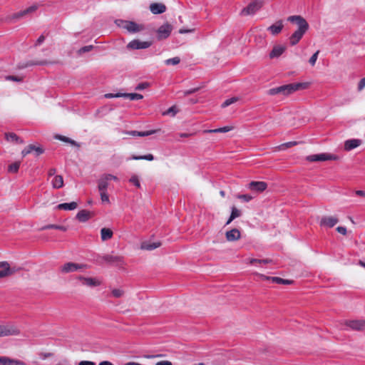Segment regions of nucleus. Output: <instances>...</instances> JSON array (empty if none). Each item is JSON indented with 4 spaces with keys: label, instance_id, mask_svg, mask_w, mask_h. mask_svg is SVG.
Listing matches in <instances>:
<instances>
[{
    "label": "nucleus",
    "instance_id": "41",
    "mask_svg": "<svg viewBox=\"0 0 365 365\" xmlns=\"http://www.w3.org/2000/svg\"><path fill=\"white\" fill-rule=\"evenodd\" d=\"M129 182L134 185L136 187L140 188V182L138 179V175H133L131 178L129 179Z\"/></svg>",
    "mask_w": 365,
    "mask_h": 365
},
{
    "label": "nucleus",
    "instance_id": "64",
    "mask_svg": "<svg viewBox=\"0 0 365 365\" xmlns=\"http://www.w3.org/2000/svg\"><path fill=\"white\" fill-rule=\"evenodd\" d=\"M356 195L361 197H365V191L364 190H356L355 192Z\"/></svg>",
    "mask_w": 365,
    "mask_h": 365
},
{
    "label": "nucleus",
    "instance_id": "9",
    "mask_svg": "<svg viewBox=\"0 0 365 365\" xmlns=\"http://www.w3.org/2000/svg\"><path fill=\"white\" fill-rule=\"evenodd\" d=\"M101 258L104 262L111 265L120 266L124 264V259L122 256L105 255Z\"/></svg>",
    "mask_w": 365,
    "mask_h": 365
},
{
    "label": "nucleus",
    "instance_id": "28",
    "mask_svg": "<svg viewBox=\"0 0 365 365\" xmlns=\"http://www.w3.org/2000/svg\"><path fill=\"white\" fill-rule=\"evenodd\" d=\"M160 246H161L160 242H143L141 244V249L145 250H153Z\"/></svg>",
    "mask_w": 365,
    "mask_h": 365
},
{
    "label": "nucleus",
    "instance_id": "6",
    "mask_svg": "<svg viewBox=\"0 0 365 365\" xmlns=\"http://www.w3.org/2000/svg\"><path fill=\"white\" fill-rule=\"evenodd\" d=\"M338 159L339 156L330 153L310 155L306 158V160L309 162L337 160Z\"/></svg>",
    "mask_w": 365,
    "mask_h": 365
},
{
    "label": "nucleus",
    "instance_id": "33",
    "mask_svg": "<svg viewBox=\"0 0 365 365\" xmlns=\"http://www.w3.org/2000/svg\"><path fill=\"white\" fill-rule=\"evenodd\" d=\"M0 268L3 269L0 270V278H3L9 275V263L7 262H0Z\"/></svg>",
    "mask_w": 365,
    "mask_h": 365
},
{
    "label": "nucleus",
    "instance_id": "59",
    "mask_svg": "<svg viewBox=\"0 0 365 365\" xmlns=\"http://www.w3.org/2000/svg\"><path fill=\"white\" fill-rule=\"evenodd\" d=\"M45 40V37L43 35H41L38 39L36 40V43H35V46H39L40 44H41Z\"/></svg>",
    "mask_w": 365,
    "mask_h": 365
},
{
    "label": "nucleus",
    "instance_id": "39",
    "mask_svg": "<svg viewBox=\"0 0 365 365\" xmlns=\"http://www.w3.org/2000/svg\"><path fill=\"white\" fill-rule=\"evenodd\" d=\"M48 229H55L58 230L63 232H65L67 230V228L65 226L63 225H47L42 227V230H48Z\"/></svg>",
    "mask_w": 365,
    "mask_h": 365
},
{
    "label": "nucleus",
    "instance_id": "32",
    "mask_svg": "<svg viewBox=\"0 0 365 365\" xmlns=\"http://www.w3.org/2000/svg\"><path fill=\"white\" fill-rule=\"evenodd\" d=\"M52 185L54 188H61L63 185V179L61 175H56L53 180Z\"/></svg>",
    "mask_w": 365,
    "mask_h": 365
},
{
    "label": "nucleus",
    "instance_id": "29",
    "mask_svg": "<svg viewBox=\"0 0 365 365\" xmlns=\"http://www.w3.org/2000/svg\"><path fill=\"white\" fill-rule=\"evenodd\" d=\"M78 207V205L76 202H71L69 203L65 202L59 204L56 206V209L58 210H75Z\"/></svg>",
    "mask_w": 365,
    "mask_h": 365
},
{
    "label": "nucleus",
    "instance_id": "24",
    "mask_svg": "<svg viewBox=\"0 0 365 365\" xmlns=\"http://www.w3.org/2000/svg\"><path fill=\"white\" fill-rule=\"evenodd\" d=\"M286 48L284 46L276 45L273 47L272 50L269 53V58H274L279 57L285 51Z\"/></svg>",
    "mask_w": 365,
    "mask_h": 365
},
{
    "label": "nucleus",
    "instance_id": "22",
    "mask_svg": "<svg viewBox=\"0 0 365 365\" xmlns=\"http://www.w3.org/2000/svg\"><path fill=\"white\" fill-rule=\"evenodd\" d=\"M160 129L158 130H150L147 131H137V130H130L126 132L127 134L133 135V136H140V137H145L155 133H158Z\"/></svg>",
    "mask_w": 365,
    "mask_h": 365
},
{
    "label": "nucleus",
    "instance_id": "44",
    "mask_svg": "<svg viewBox=\"0 0 365 365\" xmlns=\"http://www.w3.org/2000/svg\"><path fill=\"white\" fill-rule=\"evenodd\" d=\"M93 46L92 45H89V46H83L81 47L78 51V53L79 55H81L84 53H86V52H89L91 51H92L93 49Z\"/></svg>",
    "mask_w": 365,
    "mask_h": 365
},
{
    "label": "nucleus",
    "instance_id": "43",
    "mask_svg": "<svg viewBox=\"0 0 365 365\" xmlns=\"http://www.w3.org/2000/svg\"><path fill=\"white\" fill-rule=\"evenodd\" d=\"M180 62V58L179 57H174L171 58H168L165 61L166 65H177Z\"/></svg>",
    "mask_w": 365,
    "mask_h": 365
},
{
    "label": "nucleus",
    "instance_id": "37",
    "mask_svg": "<svg viewBox=\"0 0 365 365\" xmlns=\"http://www.w3.org/2000/svg\"><path fill=\"white\" fill-rule=\"evenodd\" d=\"M56 138L61 140V141H63V142H66V143H68L73 145H75V146H77V147H79V145L73 140L66 137V136H64V135H56Z\"/></svg>",
    "mask_w": 365,
    "mask_h": 365
},
{
    "label": "nucleus",
    "instance_id": "1",
    "mask_svg": "<svg viewBox=\"0 0 365 365\" xmlns=\"http://www.w3.org/2000/svg\"><path fill=\"white\" fill-rule=\"evenodd\" d=\"M287 20L292 23H296L298 26L297 30L289 37L290 45L295 46L308 31L309 26L306 19L301 16H290Z\"/></svg>",
    "mask_w": 365,
    "mask_h": 365
},
{
    "label": "nucleus",
    "instance_id": "8",
    "mask_svg": "<svg viewBox=\"0 0 365 365\" xmlns=\"http://www.w3.org/2000/svg\"><path fill=\"white\" fill-rule=\"evenodd\" d=\"M87 267L86 264H78L75 262H67L61 267L60 270L62 273L73 272L78 269H82Z\"/></svg>",
    "mask_w": 365,
    "mask_h": 365
},
{
    "label": "nucleus",
    "instance_id": "7",
    "mask_svg": "<svg viewBox=\"0 0 365 365\" xmlns=\"http://www.w3.org/2000/svg\"><path fill=\"white\" fill-rule=\"evenodd\" d=\"M173 29V26L169 23L163 24L156 31L157 38L160 41L168 38L170 36Z\"/></svg>",
    "mask_w": 365,
    "mask_h": 365
},
{
    "label": "nucleus",
    "instance_id": "36",
    "mask_svg": "<svg viewBox=\"0 0 365 365\" xmlns=\"http://www.w3.org/2000/svg\"><path fill=\"white\" fill-rule=\"evenodd\" d=\"M232 128L229 126H225L222 128L214 129V130H205L204 133H226L231 130Z\"/></svg>",
    "mask_w": 365,
    "mask_h": 365
},
{
    "label": "nucleus",
    "instance_id": "49",
    "mask_svg": "<svg viewBox=\"0 0 365 365\" xmlns=\"http://www.w3.org/2000/svg\"><path fill=\"white\" fill-rule=\"evenodd\" d=\"M200 88H201V87H195L193 88L186 90V91H183L184 96H187L192 93H195L197 92L198 91H200Z\"/></svg>",
    "mask_w": 365,
    "mask_h": 365
},
{
    "label": "nucleus",
    "instance_id": "20",
    "mask_svg": "<svg viewBox=\"0 0 365 365\" xmlns=\"http://www.w3.org/2000/svg\"><path fill=\"white\" fill-rule=\"evenodd\" d=\"M37 8L38 6L36 5H32L23 11L14 14L12 16V19H19L21 17L35 11Z\"/></svg>",
    "mask_w": 365,
    "mask_h": 365
},
{
    "label": "nucleus",
    "instance_id": "3",
    "mask_svg": "<svg viewBox=\"0 0 365 365\" xmlns=\"http://www.w3.org/2000/svg\"><path fill=\"white\" fill-rule=\"evenodd\" d=\"M115 23L118 26L121 27L132 34L140 32L145 29L144 25L138 24L133 21L117 19Z\"/></svg>",
    "mask_w": 365,
    "mask_h": 365
},
{
    "label": "nucleus",
    "instance_id": "46",
    "mask_svg": "<svg viewBox=\"0 0 365 365\" xmlns=\"http://www.w3.org/2000/svg\"><path fill=\"white\" fill-rule=\"evenodd\" d=\"M21 269H22V267H18V266L10 267V265L9 264V271H8L9 275V276L12 275L14 273L21 271Z\"/></svg>",
    "mask_w": 365,
    "mask_h": 365
},
{
    "label": "nucleus",
    "instance_id": "5",
    "mask_svg": "<svg viewBox=\"0 0 365 365\" xmlns=\"http://www.w3.org/2000/svg\"><path fill=\"white\" fill-rule=\"evenodd\" d=\"M263 4V0H255L250 3L246 7H245L241 11L240 14L242 16L254 14L262 7Z\"/></svg>",
    "mask_w": 365,
    "mask_h": 365
},
{
    "label": "nucleus",
    "instance_id": "2",
    "mask_svg": "<svg viewBox=\"0 0 365 365\" xmlns=\"http://www.w3.org/2000/svg\"><path fill=\"white\" fill-rule=\"evenodd\" d=\"M308 86V83H293L270 88L268 90L267 93L270 96H275L277 94L289 96L297 91L304 90L307 88Z\"/></svg>",
    "mask_w": 365,
    "mask_h": 365
},
{
    "label": "nucleus",
    "instance_id": "16",
    "mask_svg": "<svg viewBox=\"0 0 365 365\" xmlns=\"http://www.w3.org/2000/svg\"><path fill=\"white\" fill-rule=\"evenodd\" d=\"M0 365H27L23 361L11 359L8 356H0Z\"/></svg>",
    "mask_w": 365,
    "mask_h": 365
},
{
    "label": "nucleus",
    "instance_id": "10",
    "mask_svg": "<svg viewBox=\"0 0 365 365\" xmlns=\"http://www.w3.org/2000/svg\"><path fill=\"white\" fill-rule=\"evenodd\" d=\"M151 45V41H141L138 39H134L128 43L127 48L132 50L143 49L149 48Z\"/></svg>",
    "mask_w": 365,
    "mask_h": 365
},
{
    "label": "nucleus",
    "instance_id": "45",
    "mask_svg": "<svg viewBox=\"0 0 365 365\" xmlns=\"http://www.w3.org/2000/svg\"><path fill=\"white\" fill-rule=\"evenodd\" d=\"M241 215H242V212L240 210L237 209L235 206H233L232 207V212H231V214H230L231 218H235V219L237 217H240Z\"/></svg>",
    "mask_w": 365,
    "mask_h": 365
},
{
    "label": "nucleus",
    "instance_id": "23",
    "mask_svg": "<svg viewBox=\"0 0 365 365\" xmlns=\"http://www.w3.org/2000/svg\"><path fill=\"white\" fill-rule=\"evenodd\" d=\"M284 27L282 20L277 21L275 24L271 25L267 28V30L271 32L272 35L279 34Z\"/></svg>",
    "mask_w": 365,
    "mask_h": 365
},
{
    "label": "nucleus",
    "instance_id": "63",
    "mask_svg": "<svg viewBox=\"0 0 365 365\" xmlns=\"http://www.w3.org/2000/svg\"><path fill=\"white\" fill-rule=\"evenodd\" d=\"M155 365H173V364L169 361H160L157 362Z\"/></svg>",
    "mask_w": 365,
    "mask_h": 365
},
{
    "label": "nucleus",
    "instance_id": "14",
    "mask_svg": "<svg viewBox=\"0 0 365 365\" xmlns=\"http://www.w3.org/2000/svg\"><path fill=\"white\" fill-rule=\"evenodd\" d=\"M346 326L356 331H362L365 329V320L346 321Z\"/></svg>",
    "mask_w": 365,
    "mask_h": 365
},
{
    "label": "nucleus",
    "instance_id": "60",
    "mask_svg": "<svg viewBox=\"0 0 365 365\" xmlns=\"http://www.w3.org/2000/svg\"><path fill=\"white\" fill-rule=\"evenodd\" d=\"M104 175L106 176V179H108V180H118V178L113 175H111V174H104Z\"/></svg>",
    "mask_w": 365,
    "mask_h": 365
},
{
    "label": "nucleus",
    "instance_id": "47",
    "mask_svg": "<svg viewBox=\"0 0 365 365\" xmlns=\"http://www.w3.org/2000/svg\"><path fill=\"white\" fill-rule=\"evenodd\" d=\"M112 295L115 298H120L124 294V291L119 289H114L111 292Z\"/></svg>",
    "mask_w": 365,
    "mask_h": 365
},
{
    "label": "nucleus",
    "instance_id": "11",
    "mask_svg": "<svg viewBox=\"0 0 365 365\" xmlns=\"http://www.w3.org/2000/svg\"><path fill=\"white\" fill-rule=\"evenodd\" d=\"M258 275L262 280L271 281L272 282L276 283V284H292L294 283L293 280L285 279H282V278L278 277H268V276H266L262 274H258Z\"/></svg>",
    "mask_w": 365,
    "mask_h": 365
},
{
    "label": "nucleus",
    "instance_id": "31",
    "mask_svg": "<svg viewBox=\"0 0 365 365\" xmlns=\"http://www.w3.org/2000/svg\"><path fill=\"white\" fill-rule=\"evenodd\" d=\"M108 180L106 179V176L103 175L98 181V188L99 191H107L108 186Z\"/></svg>",
    "mask_w": 365,
    "mask_h": 365
},
{
    "label": "nucleus",
    "instance_id": "15",
    "mask_svg": "<svg viewBox=\"0 0 365 365\" xmlns=\"http://www.w3.org/2000/svg\"><path fill=\"white\" fill-rule=\"evenodd\" d=\"M248 188L252 191L261 192L267 188V183L263 181H252L248 184Z\"/></svg>",
    "mask_w": 365,
    "mask_h": 365
},
{
    "label": "nucleus",
    "instance_id": "25",
    "mask_svg": "<svg viewBox=\"0 0 365 365\" xmlns=\"http://www.w3.org/2000/svg\"><path fill=\"white\" fill-rule=\"evenodd\" d=\"M361 144V140L359 139L347 140L344 143V149L346 150H351L359 146Z\"/></svg>",
    "mask_w": 365,
    "mask_h": 365
},
{
    "label": "nucleus",
    "instance_id": "61",
    "mask_svg": "<svg viewBox=\"0 0 365 365\" xmlns=\"http://www.w3.org/2000/svg\"><path fill=\"white\" fill-rule=\"evenodd\" d=\"M193 31H194V29H180L179 30V33L181 34H189V33H192Z\"/></svg>",
    "mask_w": 365,
    "mask_h": 365
},
{
    "label": "nucleus",
    "instance_id": "40",
    "mask_svg": "<svg viewBox=\"0 0 365 365\" xmlns=\"http://www.w3.org/2000/svg\"><path fill=\"white\" fill-rule=\"evenodd\" d=\"M178 112V109L175 106H173L170 108H169L167 110L164 111L163 113V115H170L171 116H175L177 113Z\"/></svg>",
    "mask_w": 365,
    "mask_h": 365
},
{
    "label": "nucleus",
    "instance_id": "58",
    "mask_svg": "<svg viewBox=\"0 0 365 365\" xmlns=\"http://www.w3.org/2000/svg\"><path fill=\"white\" fill-rule=\"evenodd\" d=\"M365 86V77L361 78L358 84V90H362Z\"/></svg>",
    "mask_w": 365,
    "mask_h": 365
},
{
    "label": "nucleus",
    "instance_id": "19",
    "mask_svg": "<svg viewBox=\"0 0 365 365\" xmlns=\"http://www.w3.org/2000/svg\"><path fill=\"white\" fill-rule=\"evenodd\" d=\"M48 64V61L46 60L43 61H29L26 63H19L18 68L20 69H24L29 66H44Z\"/></svg>",
    "mask_w": 365,
    "mask_h": 365
},
{
    "label": "nucleus",
    "instance_id": "38",
    "mask_svg": "<svg viewBox=\"0 0 365 365\" xmlns=\"http://www.w3.org/2000/svg\"><path fill=\"white\" fill-rule=\"evenodd\" d=\"M132 160H146L151 161L154 159V156L152 154H148L145 155H132L130 158Z\"/></svg>",
    "mask_w": 365,
    "mask_h": 365
},
{
    "label": "nucleus",
    "instance_id": "27",
    "mask_svg": "<svg viewBox=\"0 0 365 365\" xmlns=\"http://www.w3.org/2000/svg\"><path fill=\"white\" fill-rule=\"evenodd\" d=\"M5 138L7 141L16 144H23L24 143V141L14 133H6Z\"/></svg>",
    "mask_w": 365,
    "mask_h": 365
},
{
    "label": "nucleus",
    "instance_id": "17",
    "mask_svg": "<svg viewBox=\"0 0 365 365\" xmlns=\"http://www.w3.org/2000/svg\"><path fill=\"white\" fill-rule=\"evenodd\" d=\"M339 220L337 217H323L321 219L319 225L321 227L326 226L329 228L333 227L336 224H337Z\"/></svg>",
    "mask_w": 365,
    "mask_h": 365
},
{
    "label": "nucleus",
    "instance_id": "51",
    "mask_svg": "<svg viewBox=\"0 0 365 365\" xmlns=\"http://www.w3.org/2000/svg\"><path fill=\"white\" fill-rule=\"evenodd\" d=\"M319 51H317L312 56L311 58H309V63L312 65V66H314L317 60V57H318V55H319Z\"/></svg>",
    "mask_w": 365,
    "mask_h": 365
},
{
    "label": "nucleus",
    "instance_id": "48",
    "mask_svg": "<svg viewBox=\"0 0 365 365\" xmlns=\"http://www.w3.org/2000/svg\"><path fill=\"white\" fill-rule=\"evenodd\" d=\"M99 192H100L101 199L102 202L109 203L110 200H109L108 195L107 194V191H99Z\"/></svg>",
    "mask_w": 365,
    "mask_h": 365
},
{
    "label": "nucleus",
    "instance_id": "35",
    "mask_svg": "<svg viewBox=\"0 0 365 365\" xmlns=\"http://www.w3.org/2000/svg\"><path fill=\"white\" fill-rule=\"evenodd\" d=\"M123 97L128 98L131 101L140 100L143 98V96L139 93H123Z\"/></svg>",
    "mask_w": 365,
    "mask_h": 365
},
{
    "label": "nucleus",
    "instance_id": "52",
    "mask_svg": "<svg viewBox=\"0 0 365 365\" xmlns=\"http://www.w3.org/2000/svg\"><path fill=\"white\" fill-rule=\"evenodd\" d=\"M148 86H149V83H148V82L140 83L135 87V90L141 91V90H143V89L148 88Z\"/></svg>",
    "mask_w": 365,
    "mask_h": 365
},
{
    "label": "nucleus",
    "instance_id": "55",
    "mask_svg": "<svg viewBox=\"0 0 365 365\" xmlns=\"http://www.w3.org/2000/svg\"><path fill=\"white\" fill-rule=\"evenodd\" d=\"M297 144V142L296 141H290L285 143H283L280 145V147L284 148H289L294 145H296Z\"/></svg>",
    "mask_w": 365,
    "mask_h": 365
},
{
    "label": "nucleus",
    "instance_id": "50",
    "mask_svg": "<svg viewBox=\"0 0 365 365\" xmlns=\"http://www.w3.org/2000/svg\"><path fill=\"white\" fill-rule=\"evenodd\" d=\"M237 197L238 199L242 200L245 202H250V200H252L253 199V197L248 194L238 195L237 196Z\"/></svg>",
    "mask_w": 365,
    "mask_h": 365
},
{
    "label": "nucleus",
    "instance_id": "54",
    "mask_svg": "<svg viewBox=\"0 0 365 365\" xmlns=\"http://www.w3.org/2000/svg\"><path fill=\"white\" fill-rule=\"evenodd\" d=\"M120 97H123V93L105 94V98H120Z\"/></svg>",
    "mask_w": 365,
    "mask_h": 365
},
{
    "label": "nucleus",
    "instance_id": "56",
    "mask_svg": "<svg viewBox=\"0 0 365 365\" xmlns=\"http://www.w3.org/2000/svg\"><path fill=\"white\" fill-rule=\"evenodd\" d=\"M336 231L343 235H346V228L345 227L339 226L336 227Z\"/></svg>",
    "mask_w": 365,
    "mask_h": 365
},
{
    "label": "nucleus",
    "instance_id": "53",
    "mask_svg": "<svg viewBox=\"0 0 365 365\" xmlns=\"http://www.w3.org/2000/svg\"><path fill=\"white\" fill-rule=\"evenodd\" d=\"M6 79L16 82H21L23 81V78L21 77H19L16 76H8L6 77Z\"/></svg>",
    "mask_w": 365,
    "mask_h": 365
},
{
    "label": "nucleus",
    "instance_id": "4",
    "mask_svg": "<svg viewBox=\"0 0 365 365\" xmlns=\"http://www.w3.org/2000/svg\"><path fill=\"white\" fill-rule=\"evenodd\" d=\"M19 334V329L12 323L0 324V337L17 336Z\"/></svg>",
    "mask_w": 365,
    "mask_h": 365
},
{
    "label": "nucleus",
    "instance_id": "26",
    "mask_svg": "<svg viewBox=\"0 0 365 365\" xmlns=\"http://www.w3.org/2000/svg\"><path fill=\"white\" fill-rule=\"evenodd\" d=\"M92 216L90 211L86 210H80L76 215V219L81 222H87Z\"/></svg>",
    "mask_w": 365,
    "mask_h": 365
},
{
    "label": "nucleus",
    "instance_id": "34",
    "mask_svg": "<svg viewBox=\"0 0 365 365\" xmlns=\"http://www.w3.org/2000/svg\"><path fill=\"white\" fill-rule=\"evenodd\" d=\"M21 162L16 161L8 166V172L11 173H18L20 168Z\"/></svg>",
    "mask_w": 365,
    "mask_h": 365
},
{
    "label": "nucleus",
    "instance_id": "30",
    "mask_svg": "<svg viewBox=\"0 0 365 365\" xmlns=\"http://www.w3.org/2000/svg\"><path fill=\"white\" fill-rule=\"evenodd\" d=\"M113 232L109 228L103 227L101 230V237L102 241H106L111 239L113 237Z\"/></svg>",
    "mask_w": 365,
    "mask_h": 365
},
{
    "label": "nucleus",
    "instance_id": "62",
    "mask_svg": "<svg viewBox=\"0 0 365 365\" xmlns=\"http://www.w3.org/2000/svg\"><path fill=\"white\" fill-rule=\"evenodd\" d=\"M78 365H96V364L90 361H81Z\"/></svg>",
    "mask_w": 365,
    "mask_h": 365
},
{
    "label": "nucleus",
    "instance_id": "18",
    "mask_svg": "<svg viewBox=\"0 0 365 365\" xmlns=\"http://www.w3.org/2000/svg\"><path fill=\"white\" fill-rule=\"evenodd\" d=\"M150 11L153 14H161L166 11V6L163 3H153L150 5Z\"/></svg>",
    "mask_w": 365,
    "mask_h": 365
},
{
    "label": "nucleus",
    "instance_id": "13",
    "mask_svg": "<svg viewBox=\"0 0 365 365\" xmlns=\"http://www.w3.org/2000/svg\"><path fill=\"white\" fill-rule=\"evenodd\" d=\"M32 152L35 153L36 156H39L44 153V149L41 147L30 144L22 150L21 154L24 157Z\"/></svg>",
    "mask_w": 365,
    "mask_h": 365
},
{
    "label": "nucleus",
    "instance_id": "42",
    "mask_svg": "<svg viewBox=\"0 0 365 365\" xmlns=\"http://www.w3.org/2000/svg\"><path fill=\"white\" fill-rule=\"evenodd\" d=\"M238 100H239V98L237 97H232V98H228L222 104V107L225 108L227 106H229L230 105L237 102Z\"/></svg>",
    "mask_w": 365,
    "mask_h": 365
},
{
    "label": "nucleus",
    "instance_id": "12",
    "mask_svg": "<svg viewBox=\"0 0 365 365\" xmlns=\"http://www.w3.org/2000/svg\"><path fill=\"white\" fill-rule=\"evenodd\" d=\"M75 279L81 281L82 284L87 287H93L101 284V282L97 279L93 277H85L81 275H78L75 277Z\"/></svg>",
    "mask_w": 365,
    "mask_h": 365
},
{
    "label": "nucleus",
    "instance_id": "57",
    "mask_svg": "<svg viewBox=\"0 0 365 365\" xmlns=\"http://www.w3.org/2000/svg\"><path fill=\"white\" fill-rule=\"evenodd\" d=\"M53 354L51 353H43V352H41L38 354V356L40 357V359H46L50 356H51Z\"/></svg>",
    "mask_w": 365,
    "mask_h": 365
},
{
    "label": "nucleus",
    "instance_id": "21",
    "mask_svg": "<svg viewBox=\"0 0 365 365\" xmlns=\"http://www.w3.org/2000/svg\"><path fill=\"white\" fill-rule=\"evenodd\" d=\"M225 236L227 241L233 242L240 239L241 234L238 229L233 228L231 230L227 231Z\"/></svg>",
    "mask_w": 365,
    "mask_h": 365
}]
</instances>
